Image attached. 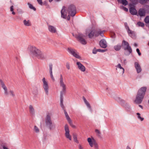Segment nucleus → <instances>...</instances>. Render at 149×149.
I'll return each instance as SVG.
<instances>
[{
	"label": "nucleus",
	"mask_w": 149,
	"mask_h": 149,
	"mask_svg": "<svg viewBox=\"0 0 149 149\" xmlns=\"http://www.w3.org/2000/svg\"><path fill=\"white\" fill-rule=\"evenodd\" d=\"M68 12L69 15L72 17L74 16L76 13V7L73 5H71L67 10L66 7L63 6L61 11V17L64 18H66Z\"/></svg>",
	"instance_id": "1"
},
{
	"label": "nucleus",
	"mask_w": 149,
	"mask_h": 149,
	"mask_svg": "<svg viewBox=\"0 0 149 149\" xmlns=\"http://www.w3.org/2000/svg\"><path fill=\"white\" fill-rule=\"evenodd\" d=\"M59 81L60 87L61 88V91L60 92V103L61 107L63 109L64 106L63 104V95H65L66 92V86L63 81V78L62 74H61L60 78L58 79Z\"/></svg>",
	"instance_id": "2"
},
{
	"label": "nucleus",
	"mask_w": 149,
	"mask_h": 149,
	"mask_svg": "<svg viewBox=\"0 0 149 149\" xmlns=\"http://www.w3.org/2000/svg\"><path fill=\"white\" fill-rule=\"evenodd\" d=\"M146 89V87H143L138 90L134 100L135 103L139 104L141 103L145 95Z\"/></svg>",
	"instance_id": "3"
},
{
	"label": "nucleus",
	"mask_w": 149,
	"mask_h": 149,
	"mask_svg": "<svg viewBox=\"0 0 149 149\" xmlns=\"http://www.w3.org/2000/svg\"><path fill=\"white\" fill-rule=\"evenodd\" d=\"M30 48L31 51L33 56L37 58L42 60L46 58V56L44 55L42 52L35 47L31 46Z\"/></svg>",
	"instance_id": "4"
},
{
	"label": "nucleus",
	"mask_w": 149,
	"mask_h": 149,
	"mask_svg": "<svg viewBox=\"0 0 149 149\" xmlns=\"http://www.w3.org/2000/svg\"><path fill=\"white\" fill-rule=\"evenodd\" d=\"M105 31H101L99 29H92L91 30L88 34V37L90 38H92L94 36L95 37H98L99 35L101 37H103L104 36V33Z\"/></svg>",
	"instance_id": "5"
},
{
	"label": "nucleus",
	"mask_w": 149,
	"mask_h": 149,
	"mask_svg": "<svg viewBox=\"0 0 149 149\" xmlns=\"http://www.w3.org/2000/svg\"><path fill=\"white\" fill-rule=\"evenodd\" d=\"M45 123L46 125L49 128L50 130L52 129L54 126L51 119L50 114L49 113L47 115L45 119Z\"/></svg>",
	"instance_id": "6"
},
{
	"label": "nucleus",
	"mask_w": 149,
	"mask_h": 149,
	"mask_svg": "<svg viewBox=\"0 0 149 149\" xmlns=\"http://www.w3.org/2000/svg\"><path fill=\"white\" fill-rule=\"evenodd\" d=\"M122 46H123L124 50H127L130 53H131L132 52V49L129 46L128 42L123 40L122 42Z\"/></svg>",
	"instance_id": "7"
},
{
	"label": "nucleus",
	"mask_w": 149,
	"mask_h": 149,
	"mask_svg": "<svg viewBox=\"0 0 149 149\" xmlns=\"http://www.w3.org/2000/svg\"><path fill=\"white\" fill-rule=\"evenodd\" d=\"M68 51L73 56L77 58H81L80 56L79 55L77 51L71 47L68 48Z\"/></svg>",
	"instance_id": "8"
},
{
	"label": "nucleus",
	"mask_w": 149,
	"mask_h": 149,
	"mask_svg": "<svg viewBox=\"0 0 149 149\" xmlns=\"http://www.w3.org/2000/svg\"><path fill=\"white\" fill-rule=\"evenodd\" d=\"M43 82V87L46 94L48 95L49 86L47 82L46 81L45 78H43L42 79Z\"/></svg>",
	"instance_id": "9"
},
{
	"label": "nucleus",
	"mask_w": 149,
	"mask_h": 149,
	"mask_svg": "<svg viewBox=\"0 0 149 149\" xmlns=\"http://www.w3.org/2000/svg\"><path fill=\"white\" fill-rule=\"evenodd\" d=\"M85 36L84 35L80 34L77 37V38L78 40L83 45H86L87 43L86 41L84 38Z\"/></svg>",
	"instance_id": "10"
},
{
	"label": "nucleus",
	"mask_w": 149,
	"mask_h": 149,
	"mask_svg": "<svg viewBox=\"0 0 149 149\" xmlns=\"http://www.w3.org/2000/svg\"><path fill=\"white\" fill-rule=\"evenodd\" d=\"M65 136L66 138L70 140H71V136L70 135V131L68 126V125L66 124L65 126Z\"/></svg>",
	"instance_id": "11"
},
{
	"label": "nucleus",
	"mask_w": 149,
	"mask_h": 149,
	"mask_svg": "<svg viewBox=\"0 0 149 149\" xmlns=\"http://www.w3.org/2000/svg\"><path fill=\"white\" fill-rule=\"evenodd\" d=\"M134 66L137 73H139L141 71V69L139 63L138 62H135Z\"/></svg>",
	"instance_id": "12"
},
{
	"label": "nucleus",
	"mask_w": 149,
	"mask_h": 149,
	"mask_svg": "<svg viewBox=\"0 0 149 149\" xmlns=\"http://www.w3.org/2000/svg\"><path fill=\"white\" fill-rule=\"evenodd\" d=\"M77 64L78 66V68L82 72L85 71L86 68L85 66L81 64L80 62H77Z\"/></svg>",
	"instance_id": "13"
},
{
	"label": "nucleus",
	"mask_w": 149,
	"mask_h": 149,
	"mask_svg": "<svg viewBox=\"0 0 149 149\" xmlns=\"http://www.w3.org/2000/svg\"><path fill=\"white\" fill-rule=\"evenodd\" d=\"M99 44L100 46L103 48H105L107 47L106 42L104 39L101 40Z\"/></svg>",
	"instance_id": "14"
},
{
	"label": "nucleus",
	"mask_w": 149,
	"mask_h": 149,
	"mask_svg": "<svg viewBox=\"0 0 149 149\" xmlns=\"http://www.w3.org/2000/svg\"><path fill=\"white\" fill-rule=\"evenodd\" d=\"M88 141V142L89 145L91 147L93 146L94 144L96 143V141L93 138L91 139L90 138H88L87 139Z\"/></svg>",
	"instance_id": "15"
},
{
	"label": "nucleus",
	"mask_w": 149,
	"mask_h": 149,
	"mask_svg": "<svg viewBox=\"0 0 149 149\" xmlns=\"http://www.w3.org/2000/svg\"><path fill=\"white\" fill-rule=\"evenodd\" d=\"M48 29L50 32L52 33H55L56 32V29L55 27L50 25L47 24Z\"/></svg>",
	"instance_id": "16"
},
{
	"label": "nucleus",
	"mask_w": 149,
	"mask_h": 149,
	"mask_svg": "<svg viewBox=\"0 0 149 149\" xmlns=\"http://www.w3.org/2000/svg\"><path fill=\"white\" fill-rule=\"evenodd\" d=\"M0 83L1 85L2 86V87L3 88L5 91V93L6 95L8 94L7 90L6 87L4 84L3 81L1 79H0Z\"/></svg>",
	"instance_id": "17"
},
{
	"label": "nucleus",
	"mask_w": 149,
	"mask_h": 149,
	"mask_svg": "<svg viewBox=\"0 0 149 149\" xmlns=\"http://www.w3.org/2000/svg\"><path fill=\"white\" fill-rule=\"evenodd\" d=\"M130 13L133 15H136L137 14V11L134 7H131L130 9Z\"/></svg>",
	"instance_id": "18"
},
{
	"label": "nucleus",
	"mask_w": 149,
	"mask_h": 149,
	"mask_svg": "<svg viewBox=\"0 0 149 149\" xmlns=\"http://www.w3.org/2000/svg\"><path fill=\"white\" fill-rule=\"evenodd\" d=\"M49 73L51 77L52 80L54 81H55V79L54 78V77L53 76L52 74V64H50L49 65Z\"/></svg>",
	"instance_id": "19"
},
{
	"label": "nucleus",
	"mask_w": 149,
	"mask_h": 149,
	"mask_svg": "<svg viewBox=\"0 0 149 149\" xmlns=\"http://www.w3.org/2000/svg\"><path fill=\"white\" fill-rule=\"evenodd\" d=\"M138 13L140 16H144L145 15L146 12L144 9L141 8L138 11Z\"/></svg>",
	"instance_id": "20"
},
{
	"label": "nucleus",
	"mask_w": 149,
	"mask_h": 149,
	"mask_svg": "<svg viewBox=\"0 0 149 149\" xmlns=\"http://www.w3.org/2000/svg\"><path fill=\"white\" fill-rule=\"evenodd\" d=\"M83 98L85 103L88 107L89 109H91V107L89 102L87 101V100H86V99H85L84 97H83Z\"/></svg>",
	"instance_id": "21"
},
{
	"label": "nucleus",
	"mask_w": 149,
	"mask_h": 149,
	"mask_svg": "<svg viewBox=\"0 0 149 149\" xmlns=\"http://www.w3.org/2000/svg\"><path fill=\"white\" fill-rule=\"evenodd\" d=\"M83 98L85 103L88 107L89 109H91V107L89 102L87 101V100H86V99H85L84 97H83Z\"/></svg>",
	"instance_id": "22"
},
{
	"label": "nucleus",
	"mask_w": 149,
	"mask_h": 149,
	"mask_svg": "<svg viewBox=\"0 0 149 149\" xmlns=\"http://www.w3.org/2000/svg\"><path fill=\"white\" fill-rule=\"evenodd\" d=\"M23 22L24 25L26 26H29L31 25L30 22L29 20L27 21L25 19L24 20Z\"/></svg>",
	"instance_id": "23"
},
{
	"label": "nucleus",
	"mask_w": 149,
	"mask_h": 149,
	"mask_svg": "<svg viewBox=\"0 0 149 149\" xmlns=\"http://www.w3.org/2000/svg\"><path fill=\"white\" fill-rule=\"evenodd\" d=\"M29 112L31 114H33L34 113V109L32 105L29 107Z\"/></svg>",
	"instance_id": "24"
},
{
	"label": "nucleus",
	"mask_w": 149,
	"mask_h": 149,
	"mask_svg": "<svg viewBox=\"0 0 149 149\" xmlns=\"http://www.w3.org/2000/svg\"><path fill=\"white\" fill-rule=\"evenodd\" d=\"M122 46L120 45H117L114 47V49L116 51H118L120 49Z\"/></svg>",
	"instance_id": "25"
},
{
	"label": "nucleus",
	"mask_w": 149,
	"mask_h": 149,
	"mask_svg": "<svg viewBox=\"0 0 149 149\" xmlns=\"http://www.w3.org/2000/svg\"><path fill=\"white\" fill-rule=\"evenodd\" d=\"M127 31L128 33L129 34V35L131 37L134 34V32L133 31L131 30L130 29L127 30Z\"/></svg>",
	"instance_id": "26"
},
{
	"label": "nucleus",
	"mask_w": 149,
	"mask_h": 149,
	"mask_svg": "<svg viewBox=\"0 0 149 149\" xmlns=\"http://www.w3.org/2000/svg\"><path fill=\"white\" fill-rule=\"evenodd\" d=\"M144 22L146 23H149V15L147 16L144 19Z\"/></svg>",
	"instance_id": "27"
},
{
	"label": "nucleus",
	"mask_w": 149,
	"mask_h": 149,
	"mask_svg": "<svg viewBox=\"0 0 149 149\" xmlns=\"http://www.w3.org/2000/svg\"><path fill=\"white\" fill-rule=\"evenodd\" d=\"M121 3L124 6H126L128 4V2L126 0H122Z\"/></svg>",
	"instance_id": "28"
},
{
	"label": "nucleus",
	"mask_w": 149,
	"mask_h": 149,
	"mask_svg": "<svg viewBox=\"0 0 149 149\" xmlns=\"http://www.w3.org/2000/svg\"><path fill=\"white\" fill-rule=\"evenodd\" d=\"M28 5L29 6V8L30 9H33L34 10H36V8L35 7H33V6L32 4H30L29 3H28Z\"/></svg>",
	"instance_id": "29"
},
{
	"label": "nucleus",
	"mask_w": 149,
	"mask_h": 149,
	"mask_svg": "<svg viewBox=\"0 0 149 149\" xmlns=\"http://www.w3.org/2000/svg\"><path fill=\"white\" fill-rule=\"evenodd\" d=\"M68 121L71 126L73 128H76L75 126L73 124L71 120Z\"/></svg>",
	"instance_id": "30"
},
{
	"label": "nucleus",
	"mask_w": 149,
	"mask_h": 149,
	"mask_svg": "<svg viewBox=\"0 0 149 149\" xmlns=\"http://www.w3.org/2000/svg\"><path fill=\"white\" fill-rule=\"evenodd\" d=\"M64 113H65L66 117L68 121L69 120H71L70 118L69 117L68 115V114L67 113V112L66 111H64Z\"/></svg>",
	"instance_id": "31"
},
{
	"label": "nucleus",
	"mask_w": 149,
	"mask_h": 149,
	"mask_svg": "<svg viewBox=\"0 0 149 149\" xmlns=\"http://www.w3.org/2000/svg\"><path fill=\"white\" fill-rule=\"evenodd\" d=\"M137 25L139 26H140L142 27H144V24L141 22H139L137 23Z\"/></svg>",
	"instance_id": "32"
},
{
	"label": "nucleus",
	"mask_w": 149,
	"mask_h": 149,
	"mask_svg": "<svg viewBox=\"0 0 149 149\" xmlns=\"http://www.w3.org/2000/svg\"><path fill=\"white\" fill-rule=\"evenodd\" d=\"M147 1L148 0H139V3L142 4H145Z\"/></svg>",
	"instance_id": "33"
},
{
	"label": "nucleus",
	"mask_w": 149,
	"mask_h": 149,
	"mask_svg": "<svg viewBox=\"0 0 149 149\" xmlns=\"http://www.w3.org/2000/svg\"><path fill=\"white\" fill-rule=\"evenodd\" d=\"M13 6H10V11L11 12H12V14L13 15H15V13L14 12V9H13Z\"/></svg>",
	"instance_id": "34"
},
{
	"label": "nucleus",
	"mask_w": 149,
	"mask_h": 149,
	"mask_svg": "<svg viewBox=\"0 0 149 149\" xmlns=\"http://www.w3.org/2000/svg\"><path fill=\"white\" fill-rule=\"evenodd\" d=\"M116 67L120 69H122L123 70V73L124 72V69L122 67H121V65L120 64H119V63L118 64L117 66Z\"/></svg>",
	"instance_id": "35"
},
{
	"label": "nucleus",
	"mask_w": 149,
	"mask_h": 149,
	"mask_svg": "<svg viewBox=\"0 0 149 149\" xmlns=\"http://www.w3.org/2000/svg\"><path fill=\"white\" fill-rule=\"evenodd\" d=\"M137 115L138 116V117L140 119L141 121H143L144 120V118H141L140 116V114L139 113H136Z\"/></svg>",
	"instance_id": "36"
},
{
	"label": "nucleus",
	"mask_w": 149,
	"mask_h": 149,
	"mask_svg": "<svg viewBox=\"0 0 149 149\" xmlns=\"http://www.w3.org/2000/svg\"><path fill=\"white\" fill-rule=\"evenodd\" d=\"M34 130L36 132L38 133L39 132V130L38 128L36 126H34Z\"/></svg>",
	"instance_id": "37"
},
{
	"label": "nucleus",
	"mask_w": 149,
	"mask_h": 149,
	"mask_svg": "<svg viewBox=\"0 0 149 149\" xmlns=\"http://www.w3.org/2000/svg\"><path fill=\"white\" fill-rule=\"evenodd\" d=\"M126 59H123V60L122 59H120L121 62L122 63L124 64H125L126 63Z\"/></svg>",
	"instance_id": "38"
},
{
	"label": "nucleus",
	"mask_w": 149,
	"mask_h": 149,
	"mask_svg": "<svg viewBox=\"0 0 149 149\" xmlns=\"http://www.w3.org/2000/svg\"><path fill=\"white\" fill-rule=\"evenodd\" d=\"M97 51L99 52H104L106 51V50L105 49H97Z\"/></svg>",
	"instance_id": "39"
},
{
	"label": "nucleus",
	"mask_w": 149,
	"mask_h": 149,
	"mask_svg": "<svg viewBox=\"0 0 149 149\" xmlns=\"http://www.w3.org/2000/svg\"><path fill=\"white\" fill-rule=\"evenodd\" d=\"M93 146H94L95 149H98V146L96 142V143L94 144Z\"/></svg>",
	"instance_id": "40"
},
{
	"label": "nucleus",
	"mask_w": 149,
	"mask_h": 149,
	"mask_svg": "<svg viewBox=\"0 0 149 149\" xmlns=\"http://www.w3.org/2000/svg\"><path fill=\"white\" fill-rule=\"evenodd\" d=\"M124 24H125V27L126 29L128 30V29H130L128 26L127 25V23H125Z\"/></svg>",
	"instance_id": "41"
},
{
	"label": "nucleus",
	"mask_w": 149,
	"mask_h": 149,
	"mask_svg": "<svg viewBox=\"0 0 149 149\" xmlns=\"http://www.w3.org/2000/svg\"><path fill=\"white\" fill-rule=\"evenodd\" d=\"M97 52L98 51H97V49H96L95 48L93 51V53L94 54H96Z\"/></svg>",
	"instance_id": "42"
},
{
	"label": "nucleus",
	"mask_w": 149,
	"mask_h": 149,
	"mask_svg": "<svg viewBox=\"0 0 149 149\" xmlns=\"http://www.w3.org/2000/svg\"><path fill=\"white\" fill-rule=\"evenodd\" d=\"M136 51L139 56H140L141 55V53L140 52V50L138 48L136 49Z\"/></svg>",
	"instance_id": "43"
},
{
	"label": "nucleus",
	"mask_w": 149,
	"mask_h": 149,
	"mask_svg": "<svg viewBox=\"0 0 149 149\" xmlns=\"http://www.w3.org/2000/svg\"><path fill=\"white\" fill-rule=\"evenodd\" d=\"M38 3L40 5H42V0H37Z\"/></svg>",
	"instance_id": "44"
},
{
	"label": "nucleus",
	"mask_w": 149,
	"mask_h": 149,
	"mask_svg": "<svg viewBox=\"0 0 149 149\" xmlns=\"http://www.w3.org/2000/svg\"><path fill=\"white\" fill-rule=\"evenodd\" d=\"M66 68L68 69L69 70L70 69V67L69 65V63H67L66 64Z\"/></svg>",
	"instance_id": "45"
},
{
	"label": "nucleus",
	"mask_w": 149,
	"mask_h": 149,
	"mask_svg": "<svg viewBox=\"0 0 149 149\" xmlns=\"http://www.w3.org/2000/svg\"><path fill=\"white\" fill-rule=\"evenodd\" d=\"M74 139L75 141L77 143L78 142V141L77 140V136H74Z\"/></svg>",
	"instance_id": "46"
},
{
	"label": "nucleus",
	"mask_w": 149,
	"mask_h": 149,
	"mask_svg": "<svg viewBox=\"0 0 149 149\" xmlns=\"http://www.w3.org/2000/svg\"><path fill=\"white\" fill-rule=\"evenodd\" d=\"M123 9L125 11L127 12L128 11V9L126 8V7H125L123 6H122Z\"/></svg>",
	"instance_id": "47"
},
{
	"label": "nucleus",
	"mask_w": 149,
	"mask_h": 149,
	"mask_svg": "<svg viewBox=\"0 0 149 149\" xmlns=\"http://www.w3.org/2000/svg\"><path fill=\"white\" fill-rule=\"evenodd\" d=\"M95 132L98 134H100V131H99V130H98L97 129H96L95 130Z\"/></svg>",
	"instance_id": "48"
},
{
	"label": "nucleus",
	"mask_w": 149,
	"mask_h": 149,
	"mask_svg": "<svg viewBox=\"0 0 149 149\" xmlns=\"http://www.w3.org/2000/svg\"><path fill=\"white\" fill-rule=\"evenodd\" d=\"M10 93H11V94L12 95V96H14V94L13 92V91H10Z\"/></svg>",
	"instance_id": "49"
},
{
	"label": "nucleus",
	"mask_w": 149,
	"mask_h": 149,
	"mask_svg": "<svg viewBox=\"0 0 149 149\" xmlns=\"http://www.w3.org/2000/svg\"><path fill=\"white\" fill-rule=\"evenodd\" d=\"M117 1L118 3H121L122 0H117Z\"/></svg>",
	"instance_id": "50"
},
{
	"label": "nucleus",
	"mask_w": 149,
	"mask_h": 149,
	"mask_svg": "<svg viewBox=\"0 0 149 149\" xmlns=\"http://www.w3.org/2000/svg\"><path fill=\"white\" fill-rule=\"evenodd\" d=\"M134 45L135 47H136L137 46V45L136 43H134Z\"/></svg>",
	"instance_id": "51"
},
{
	"label": "nucleus",
	"mask_w": 149,
	"mask_h": 149,
	"mask_svg": "<svg viewBox=\"0 0 149 149\" xmlns=\"http://www.w3.org/2000/svg\"><path fill=\"white\" fill-rule=\"evenodd\" d=\"M139 107H141V108L143 109V107L142 106H141L140 105H139Z\"/></svg>",
	"instance_id": "52"
},
{
	"label": "nucleus",
	"mask_w": 149,
	"mask_h": 149,
	"mask_svg": "<svg viewBox=\"0 0 149 149\" xmlns=\"http://www.w3.org/2000/svg\"><path fill=\"white\" fill-rule=\"evenodd\" d=\"M68 17L69 15H68V16L67 19L68 20H69L70 19V17Z\"/></svg>",
	"instance_id": "53"
},
{
	"label": "nucleus",
	"mask_w": 149,
	"mask_h": 149,
	"mask_svg": "<svg viewBox=\"0 0 149 149\" xmlns=\"http://www.w3.org/2000/svg\"><path fill=\"white\" fill-rule=\"evenodd\" d=\"M127 149H131L128 146H127Z\"/></svg>",
	"instance_id": "54"
},
{
	"label": "nucleus",
	"mask_w": 149,
	"mask_h": 149,
	"mask_svg": "<svg viewBox=\"0 0 149 149\" xmlns=\"http://www.w3.org/2000/svg\"><path fill=\"white\" fill-rule=\"evenodd\" d=\"M53 1V0H49V1L50 2H52Z\"/></svg>",
	"instance_id": "55"
},
{
	"label": "nucleus",
	"mask_w": 149,
	"mask_h": 149,
	"mask_svg": "<svg viewBox=\"0 0 149 149\" xmlns=\"http://www.w3.org/2000/svg\"><path fill=\"white\" fill-rule=\"evenodd\" d=\"M61 0H56V1H60Z\"/></svg>",
	"instance_id": "56"
},
{
	"label": "nucleus",
	"mask_w": 149,
	"mask_h": 149,
	"mask_svg": "<svg viewBox=\"0 0 149 149\" xmlns=\"http://www.w3.org/2000/svg\"><path fill=\"white\" fill-rule=\"evenodd\" d=\"M148 45L149 46V42H148Z\"/></svg>",
	"instance_id": "57"
},
{
	"label": "nucleus",
	"mask_w": 149,
	"mask_h": 149,
	"mask_svg": "<svg viewBox=\"0 0 149 149\" xmlns=\"http://www.w3.org/2000/svg\"><path fill=\"white\" fill-rule=\"evenodd\" d=\"M114 36H113V37H112L113 38H114Z\"/></svg>",
	"instance_id": "58"
}]
</instances>
